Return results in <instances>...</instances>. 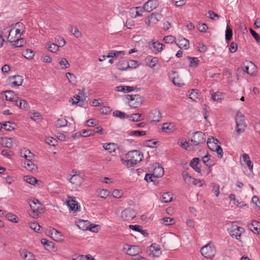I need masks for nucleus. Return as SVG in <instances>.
<instances>
[{
	"label": "nucleus",
	"mask_w": 260,
	"mask_h": 260,
	"mask_svg": "<svg viewBox=\"0 0 260 260\" xmlns=\"http://www.w3.org/2000/svg\"><path fill=\"white\" fill-rule=\"evenodd\" d=\"M198 29L202 32H205L207 31L208 27L207 25L204 23H199L197 26Z\"/></svg>",
	"instance_id": "nucleus-60"
},
{
	"label": "nucleus",
	"mask_w": 260,
	"mask_h": 260,
	"mask_svg": "<svg viewBox=\"0 0 260 260\" xmlns=\"http://www.w3.org/2000/svg\"><path fill=\"white\" fill-rule=\"evenodd\" d=\"M12 31V28H10V27H6L4 28L3 30L2 31V35L4 37H6L7 38L8 40H9L10 37V34Z\"/></svg>",
	"instance_id": "nucleus-48"
},
{
	"label": "nucleus",
	"mask_w": 260,
	"mask_h": 260,
	"mask_svg": "<svg viewBox=\"0 0 260 260\" xmlns=\"http://www.w3.org/2000/svg\"><path fill=\"white\" fill-rule=\"evenodd\" d=\"M68 121L64 118H59L55 123V126L57 128H60L67 126Z\"/></svg>",
	"instance_id": "nucleus-36"
},
{
	"label": "nucleus",
	"mask_w": 260,
	"mask_h": 260,
	"mask_svg": "<svg viewBox=\"0 0 260 260\" xmlns=\"http://www.w3.org/2000/svg\"><path fill=\"white\" fill-rule=\"evenodd\" d=\"M15 79L14 81L11 82L12 86H19L22 84L23 79L22 76L19 75H15L14 76H11L9 78V80Z\"/></svg>",
	"instance_id": "nucleus-20"
},
{
	"label": "nucleus",
	"mask_w": 260,
	"mask_h": 260,
	"mask_svg": "<svg viewBox=\"0 0 260 260\" xmlns=\"http://www.w3.org/2000/svg\"><path fill=\"white\" fill-rule=\"evenodd\" d=\"M162 16L159 13H152L150 15L148 16L149 21H151L152 23H156L159 19H161Z\"/></svg>",
	"instance_id": "nucleus-29"
},
{
	"label": "nucleus",
	"mask_w": 260,
	"mask_h": 260,
	"mask_svg": "<svg viewBox=\"0 0 260 260\" xmlns=\"http://www.w3.org/2000/svg\"><path fill=\"white\" fill-rule=\"evenodd\" d=\"M24 178L26 182L32 185H35L39 182L37 179L32 176H25L24 177Z\"/></svg>",
	"instance_id": "nucleus-43"
},
{
	"label": "nucleus",
	"mask_w": 260,
	"mask_h": 260,
	"mask_svg": "<svg viewBox=\"0 0 260 260\" xmlns=\"http://www.w3.org/2000/svg\"><path fill=\"white\" fill-rule=\"evenodd\" d=\"M248 227L252 232L258 234L260 233V223L257 221H252L248 224Z\"/></svg>",
	"instance_id": "nucleus-14"
},
{
	"label": "nucleus",
	"mask_w": 260,
	"mask_h": 260,
	"mask_svg": "<svg viewBox=\"0 0 260 260\" xmlns=\"http://www.w3.org/2000/svg\"><path fill=\"white\" fill-rule=\"evenodd\" d=\"M190 166L195 172L200 173L201 172L200 159L198 157H194L190 161Z\"/></svg>",
	"instance_id": "nucleus-13"
},
{
	"label": "nucleus",
	"mask_w": 260,
	"mask_h": 260,
	"mask_svg": "<svg viewBox=\"0 0 260 260\" xmlns=\"http://www.w3.org/2000/svg\"><path fill=\"white\" fill-rule=\"evenodd\" d=\"M121 54L124 55V51H110L106 56L108 58L114 57Z\"/></svg>",
	"instance_id": "nucleus-49"
},
{
	"label": "nucleus",
	"mask_w": 260,
	"mask_h": 260,
	"mask_svg": "<svg viewBox=\"0 0 260 260\" xmlns=\"http://www.w3.org/2000/svg\"><path fill=\"white\" fill-rule=\"evenodd\" d=\"M187 58L190 60L189 67L194 68L198 67L199 60L197 57L187 56Z\"/></svg>",
	"instance_id": "nucleus-38"
},
{
	"label": "nucleus",
	"mask_w": 260,
	"mask_h": 260,
	"mask_svg": "<svg viewBox=\"0 0 260 260\" xmlns=\"http://www.w3.org/2000/svg\"><path fill=\"white\" fill-rule=\"evenodd\" d=\"M103 147L105 150H108L110 152H115L117 148V146L113 143H106L103 145Z\"/></svg>",
	"instance_id": "nucleus-34"
},
{
	"label": "nucleus",
	"mask_w": 260,
	"mask_h": 260,
	"mask_svg": "<svg viewBox=\"0 0 260 260\" xmlns=\"http://www.w3.org/2000/svg\"><path fill=\"white\" fill-rule=\"evenodd\" d=\"M235 121L236 123V132L238 134H241L245 131V128L247 125L244 119V116L241 112H237L235 117Z\"/></svg>",
	"instance_id": "nucleus-3"
},
{
	"label": "nucleus",
	"mask_w": 260,
	"mask_h": 260,
	"mask_svg": "<svg viewBox=\"0 0 260 260\" xmlns=\"http://www.w3.org/2000/svg\"><path fill=\"white\" fill-rule=\"evenodd\" d=\"M4 92L6 93L5 98L7 101L13 102L16 99H18L17 95L12 90H6Z\"/></svg>",
	"instance_id": "nucleus-23"
},
{
	"label": "nucleus",
	"mask_w": 260,
	"mask_h": 260,
	"mask_svg": "<svg viewBox=\"0 0 260 260\" xmlns=\"http://www.w3.org/2000/svg\"><path fill=\"white\" fill-rule=\"evenodd\" d=\"M158 6V2L157 0H149L143 6L145 11L149 12L156 9Z\"/></svg>",
	"instance_id": "nucleus-11"
},
{
	"label": "nucleus",
	"mask_w": 260,
	"mask_h": 260,
	"mask_svg": "<svg viewBox=\"0 0 260 260\" xmlns=\"http://www.w3.org/2000/svg\"><path fill=\"white\" fill-rule=\"evenodd\" d=\"M157 143V141H153L152 140H145L144 142V145L149 147H152L153 145H156Z\"/></svg>",
	"instance_id": "nucleus-63"
},
{
	"label": "nucleus",
	"mask_w": 260,
	"mask_h": 260,
	"mask_svg": "<svg viewBox=\"0 0 260 260\" xmlns=\"http://www.w3.org/2000/svg\"><path fill=\"white\" fill-rule=\"evenodd\" d=\"M143 157V153L139 150L129 151L126 155V160L121 158L122 162L127 167H133L140 162Z\"/></svg>",
	"instance_id": "nucleus-1"
},
{
	"label": "nucleus",
	"mask_w": 260,
	"mask_h": 260,
	"mask_svg": "<svg viewBox=\"0 0 260 260\" xmlns=\"http://www.w3.org/2000/svg\"><path fill=\"white\" fill-rule=\"evenodd\" d=\"M160 111L157 109L151 110L147 117V121L150 123L159 122L161 119Z\"/></svg>",
	"instance_id": "nucleus-7"
},
{
	"label": "nucleus",
	"mask_w": 260,
	"mask_h": 260,
	"mask_svg": "<svg viewBox=\"0 0 260 260\" xmlns=\"http://www.w3.org/2000/svg\"><path fill=\"white\" fill-rule=\"evenodd\" d=\"M23 55L27 59H31L34 56L35 53L32 50L27 49L23 52Z\"/></svg>",
	"instance_id": "nucleus-46"
},
{
	"label": "nucleus",
	"mask_w": 260,
	"mask_h": 260,
	"mask_svg": "<svg viewBox=\"0 0 260 260\" xmlns=\"http://www.w3.org/2000/svg\"><path fill=\"white\" fill-rule=\"evenodd\" d=\"M59 64L62 66V69H67L70 67V64L66 58H62L59 61Z\"/></svg>",
	"instance_id": "nucleus-52"
},
{
	"label": "nucleus",
	"mask_w": 260,
	"mask_h": 260,
	"mask_svg": "<svg viewBox=\"0 0 260 260\" xmlns=\"http://www.w3.org/2000/svg\"><path fill=\"white\" fill-rule=\"evenodd\" d=\"M114 116L119 117L121 119L128 118L129 116L124 112H121L119 110H115L113 112Z\"/></svg>",
	"instance_id": "nucleus-40"
},
{
	"label": "nucleus",
	"mask_w": 260,
	"mask_h": 260,
	"mask_svg": "<svg viewBox=\"0 0 260 260\" xmlns=\"http://www.w3.org/2000/svg\"><path fill=\"white\" fill-rule=\"evenodd\" d=\"M164 41L166 43H173L174 42H176L175 38L173 36H166L164 38Z\"/></svg>",
	"instance_id": "nucleus-55"
},
{
	"label": "nucleus",
	"mask_w": 260,
	"mask_h": 260,
	"mask_svg": "<svg viewBox=\"0 0 260 260\" xmlns=\"http://www.w3.org/2000/svg\"><path fill=\"white\" fill-rule=\"evenodd\" d=\"M136 215V211L133 209L128 208L121 212V217L124 220H130L134 218Z\"/></svg>",
	"instance_id": "nucleus-10"
},
{
	"label": "nucleus",
	"mask_w": 260,
	"mask_h": 260,
	"mask_svg": "<svg viewBox=\"0 0 260 260\" xmlns=\"http://www.w3.org/2000/svg\"><path fill=\"white\" fill-rule=\"evenodd\" d=\"M145 60L147 65L150 68L154 67L158 62V58L155 57H153L151 56H147Z\"/></svg>",
	"instance_id": "nucleus-24"
},
{
	"label": "nucleus",
	"mask_w": 260,
	"mask_h": 260,
	"mask_svg": "<svg viewBox=\"0 0 260 260\" xmlns=\"http://www.w3.org/2000/svg\"><path fill=\"white\" fill-rule=\"evenodd\" d=\"M12 39L13 38H11L10 40H8V41L12 43L11 44V46L13 48L20 47L23 46L24 42L23 39H17L16 41H11Z\"/></svg>",
	"instance_id": "nucleus-26"
},
{
	"label": "nucleus",
	"mask_w": 260,
	"mask_h": 260,
	"mask_svg": "<svg viewBox=\"0 0 260 260\" xmlns=\"http://www.w3.org/2000/svg\"><path fill=\"white\" fill-rule=\"evenodd\" d=\"M117 68L120 71H125L131 68L130 63L125 60H121L117 64Z\"/></svg>",
	"instance_id": "nucleus-27"
},
{
	"label": "nucleus",
	"mask_w": 260,
	"mask_h": 260,
	"mask_svg": "<svg viewBox=\"0 0 260 260\" xmlns=\"http://www.w3.org/2000/svg\"><path fill=\"white\" fill-rule=\"evenodd\" d=\"M134 95L136 96L135 97V101L136 102L132 104L129 103V106L134 108H137L142 102V98L140 95L139 94H134Z\"/></svg>",
	"instance_id": "nucleus-33"
},
{
	"label": "nucleus",
	"mask_w": 260,
	"mask_h": 260,
	"mask_svg": "<svg viewBox=\"0 0 260 260\" xmlns=\"http://www.w3.org/2000/svg\"><path fill=\"white\" fill-rule=\"evenodd\" d=\"M24 167L30 171L35 170L37 168V166L34 164L31 160H25L24 163Z\"/></svg>",
	"instance_id": "nucleus-31"
},
{
	"label": "nucleus",
	"mask_w": 260,
	"mask_h": 260,
	"mask_svg": "<svg viewBox=\"0 0 260 260\" xmlns=\"http://www.w3.org/2000/svg\"><path fill=\"white\" fill-rule=\"evenodd\" d=\"M256 66L252 62L247 61L246 64L244 66V68L242 69V67L238 68L237 69V71L240 72V71L243 70L250 76H253L256 72Z\"/></svg>",
	"instance_id": "nucleus-8"
},
{
	"label": "nucleus",
	"mask_w": 260,
	"mask_h": 260,
	"mask_svg": "<svg viewBox=\"0 0 260 260\" xmlns=\"http://www.w3.org/2000/svg\"><path fill=\"white\" fill-rule=\"evenodd\" d=\"M0 144L3 147L11 148L13 146V139L8 138H2Z\"/></svg>",
	"instance_id": "nucleus-25"
},
{
	"label": "nucleus",
	"mask_w": 260,
	"mask_h": 260,
	"mask_svg": "<svg viewBox=\"0 0 260 260\" xmlns=\"http://www.w3.org/2000/svg\"><path fill=\"white\" fill-rule=\"evenodd\" d=\"M28 203L32 210V213L30 215L34 218H37L39 214L44 212L43 205L37 199H30Z\"/></svg>",
	"instance_id": "nucleus-2"
},
{
	"label": "nucleus",
	"mask_w": 260,
	"mask_h": 260,
	"mask_svg": "<svg viewBox=\"0 0 260 260\" xmlns=\"http://www.w3.org/2000/svg\"><path fill=\"white\" fill-rule=\"evenodd\" d=\"M69 29L76 38H79L81 37L82 34L76 26H71Z\"/></svg>",
	"instance_id": "nucleus-37"
},
{
	"label": "nucleus",
	"mask_w": 260,
	"mask_h": 260,
	"mask_svg": "<svg viewBox=\"0 0 260 260\" xmlns=\"http://www.w3.org/2000/svg\"><path fill=\"white\" fill-rule=\"evenodd\" d=\"M250 32L257 43H260V36L252 28H250Z\"/></svg>",
	"instance_id": "nucleus-59"
},
{
	"label": "nucleus",
	"mask_w": 260,
	"mask_h": 260,
	"mask_svg": "<svg viewBox=\"0 0 260 260\" xmlns=\"http://www.w3.org/2000/svg\"><path fill=\"white\" fill-rule=\"evenodd\" d=\"M177 45L180 48H184L187 49L189 48V43L187 39L183 37H179L178 39L177 43H176Z\"/></svg>",
	"instance_id": "nucleus-15"
},
{
	"label": "nucleus",
	"mask_w": 260,
	"mask_h": 260,
	"mask_svg": "<svg viewBox=\"0 0 260 260\" xmlns=\"http://www.w3.org/2000/svg\"><path fill=\"white\" fill-rule=\"evenodd\" d=\"M165 45L158 42V41L153 42L152 47L153 48V51L155 53L158 52L162 50V47Z\"/></svg>",
	"instance_id": "nucleus-32"
},
{
	"label": "nucleus",
	"mask_w": 260,
	"mask_h": 260,
	"mask_svg": "<svg viewBox=\"0 0 260 260\" xmlns=\"http://www.w3.org/2000/svg\"><path fill=\"white\" fill-rule=\"evenodd\" d=\"M217 142H218V141L216 139H215L214 137L209 138L207 141V145L208 148L211 151H214L216 146H218Z\"/></svg>",
	"instance_id": "nucleus-21"
},
{
	"label": "nucleus",
	"mask_w": 260,
	"mask_h": 260,
	"mask_svg": "<svg viewBox=\"0 0 260 260\" xmlns=\"http://www.w3.org/2000/svg\"><path fill=\"white\" fill-rule=\"evenodd\" d=\"M243 161L245 162L249 170L252 172L253 169V163L250 160V157L248 154L244 153L242 156Z\"/></svg>",
	"instance_id": "nucleus-30"
},
{
	"label": "nucleus",
	"mask_w": 260,
	"mask_h": 260,
	"mask_svg": "<svg viewBox=\"0 0 260 260\" xmlns=\"http://www.w3.org/2000/svg\"><path fill=\"white\" fill-rule=\"evenodd\" d=\"M30 228L36 232H39L41 226L37 222H31L29 223Z\"/></svg>",
	"instance_id": "nucleus-57"
},
{
	"label": "nucleus",
	"mask_w": 260,
	"mask_h": 260,
	"mask_svg": "<svg viewBox=\"0 0 260 260\" xmlns=\"http://www.w3.org/2000/svg\"><path fill=\"white\" fill-rule=\"evenodd\" d=\"M69 200L67 201V204L69 207L70 210L76 212L79 210L80 205L76 201L75 197H69Z\"/></svg>",
	"instance_id": "nucleus-12"
},
{
	"label": "nucleus",
	"mask_w": 260,
	"mask_h": 260,
	"mask_svg": "<svg viewBox=\"0 0 260 260\" xmlns=\"http://www.w3.org/2000/svg\"><path fill=\"white\" fill-rule=\"evenodd\" d=\"M201 253L206 258H212L215 255L216 249L213 244L209 243L201 249Z\"/></svg>",
	"instance_id": "nucleus-4"
},
{
	"label": "nucleus",
	"mask_w": 260,
	"mask_h": 260,
	"mask_svg": "<svg viewBox=\"0 0 260 260\" xmlns=\"http://www.w3.org/2000/svg\"><path fill=\"white\" fill-rule=\"evenodd\" d=\"M72 172L76 173V171L75 172L74 170ZM68 180L71 183L78 185L81 183L82 179L79 174H74Z\"/></svg>",
	"instance_id": "nucleus-18"
},
{
	"label": "nucleus",
	"mask_w": 260,
	"mask_h": 260,
	"mask_svg": "<svg viewBox=\"0 0 260 260\" xmlns=\"http://www.w3.org/2000/svg\"><path fill=\"white\" fill-rule=\"evenodd\" d=\"M212 191L214 193L216 197H218L220 193L219 186L218 184L213 183L212 184Z\"/></svg>",
	"instance_id": "nucleus-56"
},
{
	"label": "nucleus",
	"mask_w": 260,
	"mask_h": 260,
	"mask_svg": "<svg viewBox=\"0 0 260 260\" xmlns=\"http://www.w3.org/2000/svg\"><path fill=\"white\" fill-rule=\"evenodd\" d=\"M162 220V223L166 225H172L174 223V219L170 217L164 218Z\"/></svg>",
	"instance_id": "nucleus-61"
},
{
	"label": "nucleus",
	"mask_w": 260,
	"mask_h": 260,
	"mask_svg": "<svg viewBox=\"0 0 260 260\" xmlns=\"http://www.w3.org/2000/svg\"><path fill=\"white\" fill-rule=\"evenodd\" d=\"M47 49L49 51L55 53L59 50V46L55 43H48Z\"/></svg>",
	"instance_id": "nucleus-44"
},
{
	"label": "nucleus",
	"mask_w": 260,
	"mask_h": 260,
	"mask_svg": "<svg viewBox=\"0 0 260 260\" xmlns=\"http://www.w3.org/2000/svg\"><path fill=\"white\" fill-rule=\"evenodd\" d=\"M164 169L162 167L155 168L153 174H146L144 180L147 182H155L156 178L160 177L164 175Z\"/></svg>",
	"instance_id": "nucleus-6"
},
{
	"label": "nucleus",
	"mask_w": 260,
	"mask_h": 260,
	"mask_svg": "<svg viewBox=\"0 0 260 260\" xmlns=\"http://www.w3.org/2000/svg\"><path fill=\"white\" fill-rule=\"evenodd\" d=\"M190 141L195 146H198L201 144L205 143L206 139L204 133L200 131L195 132L191 137Z\"/></svg>",
	"instance_id": "nucleus-9"
},
{
	"label": "nucleus",
	"mask_w": 260,
	"mask_h": 260,
	"mask_svg": "<svg viewBox=\"0 0 260 260\" xmlns=\"http://www.w3.org/2000/svg\"><path fill=\"white\" fill-rule=\"evenodd\" d=\"M170 78L172 79V82L174 85L181 87L183 83H181V79L179 78L177 73L175 71H172V76Z\"/></svg>",
	"instance_id": "nucleus-22"
},
{
	"label": "nucleus",
	"mask_w": 260,
	"mask_h": 260,
	"mask_svg": "<svg viewBox=\"0 0 260 260\" xmlns=\"http://www.w3.org/2000/svg\"><path fill=\"white\" fill-rule=\"evenodd\" d=\"M211 99L215 102H219L223 99L222 93L219 91L213 93L211 94Z\"/></svg>",
	"instance_id": "nucleus-39"
},
{
	"label": "nucleus",
	"mask_w": 260,
	"mask_h": 260,
	"mask_svg": "<svg viewBox=\"0 0 260 260\" xmlns=\"http://www.w3.org/2000/svg\"><path fill=\"white\" fill-rule=\"evenodd\" d=\"M230 236L234 238L241 241L240 238L241 234L244 232V229L242 227L238 226L236 224H232L228 229Z\"/></svg>",
	"instance_id": "nucleus-5"
},
{
	"label": "nucleus",
	"mask_w": 260,
	"mask_h": 260,
	"mask_svg": "<svg viewBox=\"0 0 260 260\" xmlns=\"http://www.w3.org/2000/svg\"><path fill=\"white\" fill-rule=\"evenodd\" d=\"M146 134V131H133L130 132L129 135L138 137L141 136H144Z\"/></svg>",
	"instance_id": "nucleus-54"
},
{
	"label": "nucleus",
	"mask_w": 260,
	"mask_h": 260,
	"mask_svg": "<svg viewBox=\"0 0 260 260\" xmlns=\"http://www.w3.org/2000/svg\"><path fill=\"white\" fill-rule=\"evenodd\" d=\"M173 200L172 194L170 192H164L161 196V200L164 203L171 202Z\"/></svg>",
	"instance_id": "nucleus-35"
},
{
	"label": "nucleus",
	"mask_w": 260,
	"mask_h": 260,
	"mask_svg": "<svg viewBox=\"0 0 260 260\" xmlns=\"http://www.w3.org/2000/svg\"><path fill=\"white\" fill-rule=\"evenodd\" d=\"M233 36V30L230 27L229 25L226 26L225 30V40L227 42L230 41Z\"/></svg>",
	"instance_id": "nucleus-45"
},
{
	"label": "nucleus",
	"mask_w": 260,
	"mask_h": 260,
	"mask_svg": "<svg viewBox=\"0 0 260 260\" xmlns=\"http://www.w3.org/2000/svg\"><path fill=\"white\" fill-rule=\"evenodd\" d=\"M46 142L51 146H55L57 144V140L52 137H49L46 139Z\"/></svg>",
	"instance_id": "nucleus-58"
},
{
	"label": "nucleus",
	"mask_w": 260,
	"mask_h": 260,
	"mask_svg": "<svg viewBox=\"0 0 260 260\" xmlns=\"http://www.w3.org/2000/svg\"><path fill=\"white\" fill-rule=\"evenodd\" d=\"M21 154H22V153H21ZM22 156L26 159V160H31V158L34 156V154L27 149L24 151L23 155L22 154Z\"/></svg>",
	"instance_id": "nucleus-47"
},
{
	"label": "nucleus",
	"mask_w": 260,
	"mask_h": 260,
	"mask_svg": "<svg viewBox=\"0 0 260 260\" xmlns=\"http://www.w3.org/2000/svg\"><path fill=\"white\" fill-rule=\"evenodd\" d=\"M7 219L9 220V221L14 222H17V216L14 215V214L12 213H8L6 214V216Z\"/></svg>",
	"instance_id": "nucleus-53"
},
{
	"label": "nucleus",
	"mask_w": 260,
	"mask_h": 260,
	"mask_svg": "<svg viewBox=\"0 0 260 260\" xmlns=\"http://www.w3.org/2000/svg\"><path fill=\"white\" fill-rule=\"evenodd\" d=\"M210 155L207 154L202 158V160L205 165L209 168H210L211 166H212V165L209 163V161H210Z\"/></svg>",
	"instance_id": "nucleus-50"
},
{
	"label": "nucleus",
	"mask_w": 260,
	"mask_h": 260,
	"mask_svg": "<svg viewBox=\"0 0 260 260\" xmlns=\"http://www.w3.org/2000/svg\"><path fill=\"white\" fill-rule=\"evenodd\" d=\"M28 106L27 102L21 99H19V107L21 109H26Z\"/></svg>",
	"instance_id": "nucleus-62"
},
{
	"label": "nucleus",
	"mask_w": 260,
	"mask_h": 260,
	"mask_svg": "<svg viewBox=\"0 0 260 260\" xmlns=\"http://www.w3.org/2000/svg\"><path fill=\"white\" fill-rule=\"evenodd\" d=\"M48 235L55 241L59 240L62 237L61 233L54 228H51L48 231Z\"/></svg>",
	"instance_id": "nucleus-16"
},
{
	"label": "nucleus",
	"mask_w": 260,
	"mask_h": 260,
	"mask_svg": "<svg viewBox=\"0 0 260 260\" xmlns=\"http://www.w3.org/2000/svg\"><path fill=\"white\" fill-rule=\"evenodd\" d=\"M111 111L112 109L109 107L104 106L102 107L100 109V112L102 114H108L111 112Z\"/></svg>",
	"instance_id": "nucleus-64"
},
{
	"label": "nucleus",
	"mask_w": 260,
	"mask_h": 260,
	"mask_svg": "<svg viewBox=\"0 0 260 260\" xmlns=\"http://www.w3.org/2000/svg\"><path fill=\"white\" fill-rule=\"evenodd\" d=\"M199 90L197 89L191 90V92L189 94V98L193 101H196L197 99H199Z\"/></svg>",
	"instance_id": "nucleus-42"
},
{
	"label": "nucleus",
	"mask_w": 260,
	"mask_h": 260,
	"mask_svg": "<svg viewBox=\"0 0 260 260\" xmlns=\"http://www.w3.org/2000/svg\"><path fill=\"white\" fill-rule=\"evenodd\" d=\"M77 225L80 229L86 231L88 230L89 226H91L92 224L87 220L80 219L77 222Z\"/></svg>",
	"instance_id": "nucleus-19"
},
{
	"label": "nucleus",
	"mask_w": 260,
	"mask_h": 260,
	"mask_svg": "<svg viewBox=\"0 0 260 260\" xmlns=\"http://www.w3.org/2000/svg\"><path fill=\"white\" fill-rule=\"evenodd\" d=\"M128 247L126 253L127 254L134 256L137 255V254H139V253L140 251V247L138 246H135V245H127Z\"/></svg>",
	"instance_id": "nucleus-17"
},
{
	"label": "nucleus",
	"mask_w": 260,
	"mask_h": 260,
	"mask_svg": "<svg viewBox=\"0 0 260 260\" xmlns=\"http://www.w3.org/2000/svg\"><path fill=\"white\" fill-rule=\"evenodd\" d=\"M174 129L175 124L172 122L164 123L161 128L163 132L167 133L172 132Z\"/></svg>",
	"instance_id": "nucleus-28"
},
{
	"label": "nucleus",
	"mask_w": 260,
	"mask_h": 260,
	"mask_svg": "<svg viewBox=\"0 0 260 260\" xmlns=\"http://www.w3.org/2000/svg\"><path fill=\"white\" fill-rule=\"evenodd\" d=\"M41 242L46 249L47 247H51L53 246V243L51 241H48L47 239L42 238Z\"/></svg>",
	"instance_id": "nucleus-51"
},
{
	"label": "nucleus",
	"mask_w": 260,
	"mask_h": 260,
	"mask_svg": "<svg viewBox=\"0 0 260 260\" xmlns=\"http://www.w3.org/2000/svg\"><path fill=\"white\" fill-rule=\"evenodd\" d=\"M13 125H15V124L14 122H12L11 121H6L3 123L4 128L6 131H11L15 129V127L13 126Z\"/></svg>",
	"instance_id": "nucleus-41"
}]
</instances>
